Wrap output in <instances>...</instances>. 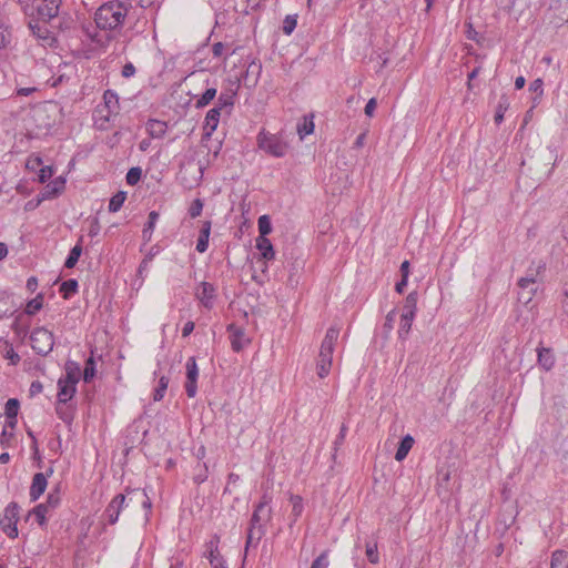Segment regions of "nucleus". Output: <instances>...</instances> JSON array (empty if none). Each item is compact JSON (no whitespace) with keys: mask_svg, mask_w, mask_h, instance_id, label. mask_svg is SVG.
I'll return each instance as SVG.
<instances>
[{"mask_svg":"<svg viewBox=\"0 0 568 568\" xmlns=\"http://www.w3.org/2000/svg\"><path fill=\"white\" fill-rule=\"evenodd\" d=\"M257 148L273 158H284L290 149L282 133H271L262 129L256 136Z\"/></svg>","mask_w":568,"mask_h":568,"instance_id":"7ed1b4c3","label":"nucleus"},{"mask_svg":"<svg viewBox=\"0 0 568 568\" xmlns=\"http://www.w3.org/2000/svg\"><path fill=\"white\" fill-rule=\"evenodd\" d=\"M542 85H544L542 80H541V79H536V80H534V81L529 84V90H530L531 92H536V93H538V95H539V97H541V95H542V92H544V90H542Z\"/></svg>","mask_w":568,"mask_h":568,"instance_id":"e2e57ef3","label":"nucleus"},{"mask_svg":"<svg viewBox=\"0 0 568 568\" xmlns=\"http://www.w3.org/2000/svg\"><path fill=\"white\" fill-rule=\"evenodd\" d=\"M146 131L152 139H162L168 131V124L161 120L150 119L146 122Z\"/></svg>","mask_w":568,"mask_h":568,"instance_id":"6ab92c4d","label":"nucleus"},{"mask_svg":"<svg viewBox=\"0 0 568 568\" xmlns=\"http://www.w3.org/2000/svg\"><path fill=\"white\" fill-rule=\"evenodd\" d=\"M221 108H212L207 111L204 119V130L206 135H211L220 123Z\"/></svg>","mask_w":568,"mask_h":568,"instance_id":"a211bd4d","label":"nucleus"},{"mask_svg":"<svg viewBox=\"0 0 568 568\" xmlns=\"http://www.w3.org/2000/svg\"><path fill=\"white\" fill-rule=\"evenodd\" d=\"M3 357L10 361L11 365H17L20 362V356L16 353L13 346L6 342V349L3 353Z\"/></svg>","mask_w":568,"mask_h":568,"instance_id":"603ef678","label":"nucleus"},{"mask_svg":"<svg viewBox=\"0 0 568 568\" xmlns=\"http://www.w3.org/2000/svg\"><path fill=\"white\" fill-rule=\"evenodd\" d=\"M546 264L542 261L538 263L532 262L531 265L527 268L526 275L521 278H530L538 282V277L545 272Z\"/></svg>","mask_w":568,"mask_h":568,"instance_id":"2f4dec72","label":"nucleus"},{"mask_svg":"<svg viewBox=\"0 0 568 568\" xmlns=\"http://www.w3.org/2000/svg\"><path fill=\"white\" fill-rule=\"evenodd\" d=\"M256 536H257L256 530L248 527L247 535H246V542H245V551H247V549L251 546H256L258 544V542H256Z\"/></svg>","mask_w":568,"mask_h":568,"instance_id":"052dcab7","label":"nucleus"},{"mask_svg":"<svg viewBox=\"0 0 568 568\" xmlns=\"http://www.w3.org/2000/svg\"><path fill=\"white\" fill-rule=\"evenodd\" d=\"M128 0L109 1L97 10L94 14L95 24L102 30H114L123 23L128 14Z\"/></svg>","mask_w":568,"mask_h":568,"instance_id":"f257e3e1","label":"nucleus"},{"mask_svg":"<svg viewBox=\"0 0 568 568\" xmlns=\"http://www.w3.org/2000/svg\"><path fill=\"white\" fill-rule=\"evenodd\" d=\"M550 568H568V551H554L551 556Z\"/></svg>","mask_w":568,"mask_h":568,"instance_id":"7c9ffc66","label":"nucleus"},{"mask_svg":"<svg viewBox=\"0 0 568 568\" xmlns=\"http://www.w3.org/2000/svg\"><path fill=\"white\" fill-rule=\"evenodd\" d=\"M170 378L168 376H161L159 379L158 387L153 392V400L160 402L163 399L165 392L168 389Z\"/></svg>","mask_w":568,"mask_h":568,"instance_id":"a19ab883","label":"nucleus"},{"mask_svg":"<svg viewBox=\"0 0 568 568\" xmlns=\"http://www.w3.org/2000/svg\"><path fill=\"white\" fill-rule=\"evenodd\" d=\"M262 71V64L257 60H252L247 65L246 71L243 75V80L247 87H255L258 82V78Z\"/></svg>","mask_w":568,"mask_h":568,"instance_id":"dca6fc26","label":"nucleus"},{"mask_svg":"<svg viewBox=\"0 0 568 568\" xmlns=\"http://www.w3.org/2000/svg\"><path fill=\"white\" fill-rule=\"evenodd\" d=\"M126 199V192L124 191H119L116 192L111 199H110V202H109V212H112V213H115L118 212L124 201Z\"/></svg>","mask_w":568,"mask_h":568,"instance_id":"e433bc0d","label":"nucleus"},{"mask_svg":"<svg viewBox=\"0 0 568 568\" xmlns=\"http://www.w3.org/2000/svg\"><path fill=\"white\" fill-rule=\"evenodd\" d=\"M160 217L159 212L151 211L148 216V222L145 223L143 230H142V237L144 242H150L152 239V234L155 227V224Z\"/></svg>","mask_w":568,"mask_h":568,"instance_id":"393cba45","label":"nucleus"},{"mask_svg":"<svg viewBox=\"0 0 568 568\" xmlns=\"http://www.w3.org/2000/svg\"><path fill=\"white\" fill-rule=\"evenodd\" d=\"M518 301L525 305L529 304L539 288V283L530 278H519Z\"/></svg>","mask_w":568,"mask_h":568,"instance_id":"f8f14e48","label":"nucleus"},{"mask_svg":"<svg viewBox=\"0 0 568 568\" xmlns=\"http://www.w3.org/2000/svg\"><path fill=\"white\" fill-rule=\"evenodd\" d=\"M290 501L292 504V516L295 523L304 510L303 499L298 495H291Z\"/></svg>","mask_w":568,"mask_h":568,"instance_id":"58836bf2","label":"nucleus"},{"mask_svg":"<svg viewBox=\"0 0 568 568\" xmlns=\"http://www.w3.org/2000/svg\"><path fill=\"white\" fill-rule=\"evenodd\" d=\"M142 178V169L139 168V166H134V168H131L126 175H125V181L129 185H135L140 182Z\"/></svg>","mask_w":568,"mask_h":568,"instance_id":"8fccbe9b","label":"nucleus"},{"mask_svg":"<svg viewBox=\"0 0 568 568\" xmlns=\"http://www.w3.org/2000/svg\"><path fill=\"white\" fill-rule=\"evenodd\" d=\"M537 362L538 365L546 372L550 371L555 366V355L551 348L539 346L537 348Z\"/></svg>","mask_w":568,"mask_h":568,"instance_id":"2eb2a0df","label":"nucleus"},{"mask_svg":"<svg viewBox=\"0 0 568 568\" xmlns=\"http://www.w3.org/2000/svg\"><path fill=\"white\" fill-rule=\"evenodd\" d=\"M212 568H227L223 557H214V559H211L210 562Z\"/></svg>","mask_w":568,"mask_h":568,"instance_id":"774afa93","label":"nucleus"},{"mask_svg":"<svg viewBox=\"0 0 568 568\" xmlns=\"http://www.w3.org/2000/svg\"><path fill=\"white\" fill-rule=\"evenodd\" d=\"M94 375H95V362H94V358L92 356H90L85 361L84 371H83V381L85 383H89L92 381Z\"/></svg>","mask_w":568,"mask_h":568,"instance_id":"de8ad7c7","label":"nucleus"},{"mask_svg":"<svg viewBox=\"0 0 568 568\" xmlns=\"http://www.w3.org/2000/svg\"><path fill=\"white\" fill-rule=\"evenodd\" d=\"M43 293H39L34 298L30 300L24 308V313L27 315H34L37 312H39L43 307Z\"/></svg>","mask_w":568,"mask_h":568,"instance_id":"473e14b6","label":"nucleus"},{"mask_svg":"<svg viewBox=\"0 0 568 568\" xmlns=\"http://www.w3.org/2000/svg\"><path fill=\"white\" fill-rule=\"evenodd\" d=\"M413 321H414V318L409 317L407 315L400 316V325L398 328V337L400 339H406V337L412 328Z\"/></svg>","mask_w":568,"mask_h":568,"instance_id":"c03bdc74","label":"nucleus"},{"mask_svg":"<svg viewBox=\"0 0 568 568\" xmlns=\"http://www.w3.org/2000/svg\"><path fill=\"white\" fill-rule=\"evenodd\" d=\"M78 281L74 278H69L61 283L60 293L62 294L63 298L68 300L78 292Z\"/></svg>","mask_w":568,"mask_h":568,"instance_id":"c85d7f7f","label":"nucleus"},{"mask_svg":"<svg viewBox=\"0 0 568 568\" xmlns=\"http://www.w3.org/2000/svg\"><path fill=\"white\" fill-rule=\"evenodd\" d=\"M414 443H415V440H414L413 436L405 435L399 442V445H398L396 454H395V459L397 462L404 460L407 457L409 450L412 449Z\"/></svg>","mask_w":568,"mask_h":568,"instance_id":"5701e85b","label":"nucleus"},{"mask_svg":"<svg viewBox=\"0 0 568 568\" xmlns=\"http://www.w3.org/2000/svg\"><path fill=\"white\" fill-rule=\"evenodd\" d=\"M202 210H203V201L201 199H195V200H193V202L191 203V205L189 207V215L192 219H195L201 215Z\"/></svg>","mask_w":568,"mask_h":568,"instance_id":"5fc2aeb1","label":"nucleus"},{"mask_svg":"<svg viewBox=\"0 0 568 568\" xmlns=\"http://www.w3.org/2000/svg\"><path fill=\"white\" fill-rule=\"evenodd\" d=\"M509 108V101L506 95H501L495 112V122L500 124L504 120V114Z\"/></svg>","mask_w":568,"mask_h":568,"instance_id":"79ce46f5","label":"nucleus"},{"mask_svg":"<svg viewBox=\"0 0 568 568\" xmlns=\"http://www.w3.org/2000/svg\"><path fill=\"white\" fill-rule=\"evenodd\" d=\"M211 227H212V222L211 221H204L203 222L202 227L200 230V235H199V239H197V242H196V251L199 253L206 252V250L209 247V240H210V234H211Z\"/></svg>","mask_w":568,"mask_h":568,"instance_id":"aec40b11","label":"nucleus"},{"mask_svg":"<svg viewBox=\"0 0 568 568\" xmlns=\"http://www.w3.org/2000/svg\"><path fill=\"white\" fill-rule=\"evenodd\" d=\"M20 403L17 398H10L6 403L4 413L7 418L14 419L18 416Z\"/></svg>","mask_w":568,"mask_h":568,"instance_id":"49530a36","label":"nucleus"},{"mask_svg":"<svg viewBox=\"0 0 568 568\" xmlns=\"http://www.w3.org/2000/svg\"><path fill=\"white\" fill-rule=\"evenodd\" d=\"M186 381H185V393L187 397L193 398L197 393V377L199 368L194 356L190 357L185 364Z\"/></svg>","mask_w":568,"mask_h":568,"instance_id":"1a4fd4ad","label":"nucleus"},{"mask_svg":"<svg viewBox=\"0 0 568 568\" xmlns=\"http://www.w3.org/2000/svg\"><path fill=\"white\" fill-rule=\"evenodd\" d=\"M53 469L49 468L47 474L37 473L33 475L32 483L30 486L29 496L31 501L38 500L47 489L48 480L47 477L52 475Z\"/></svg>","mask_w":568,"mask_h":568,"instance_id":"9b49d317","label":"nucleus"},{"mask_svg":"<svg viewBox=\"0 0 568 568\" xmlns=\"http://www.w3.org/2000/svg\"><path fill=\"white\" fill-rule=\"evenodd\" d=\"M27 26L30 29L31 33L40 41L42 44L52 45L55 42V38L52 32L48 28V22L41 20L38 17H27Z\"/></svg>","mask_w":568,"mask_h":568,"instance_id":"6e6552de","label":"nucleus"},{"mask_svg":"<svg viewBox=\"0 0 568 568\" xmlns=\"http://www.w3.org/2000/svg\"><path fill=\"white\" fill-rule=\"evenodd\" d=\"M10 43V32L3 23L0 22V48H4Z\"/></svg>","mask_w":568,"mask_h":568,"instance_id":"bf43d9fd","label":"nucleus"},{"mask_svg":"<svg viewBox=\"0 0 568 568\" xmlns=\"http://www.w3.org/2000/svg\"><path fill=\"white\" fill-rule=\"evenodd\" d=\"M53 173H54V170L52 166H50V165L43 166L42 169H40V172L38 175L39 182H41V183L47 182L49 179L52 178Z\"/></svg>","mask_w":568,"mask_h":568,"instance_id":"13d9d810","label":"nucleus"},{"mask_svg":"<svg viewBox=\"0 0 568 568\" xmlns=\"http://www.w3.org/2000/svg\"><path fill=\"white\" fill-rule=\"evenodd\" d=\"M65 181L61 178L50 182L44 189V197H52L58 195L64 190Z\"/></svg>","mask_w":568,"mask_h":568,"instance_id":"cd10ccee","label":"nucleus"},{"mask_svg":"<svg viewBox=\"0 0 568 568\" xmlns=\"http://www.w3.org/2000/svg\"><path fill=\"white\" fill-rule=\"evenodd\" d=\"M104 104L110 113H114L119 109V97L112 90H106L103 94Z\"/></svg>","mask_w":568,"mask_h":568,"instance_id":"72a5a7b5","label":"nucleus"},{"mask_svg":"<svg viewBox=\"0 0 568 568\" xmlns=\"http://www.w3.org/2000/svg\"><path fill=\"white\" fill-rule=\"evenodd\" d=\"M62 0H30L22 6L26 17H38L50 21L59 13Z\"/></svg>","mask_w":568,"mask_h":568,"instance_id":"20e7f679","label":"nucleus"},{"mask_svg":"<svg viewBox=\"0 0 568 568\" xmlns=\"http://www.w3.org/2000/svg\"><path fill=\"white\" fill-rule=\"evenodd\" d=\"M256 248L260 251L262 257L265 261H272L275 258V251L273 244L267 237H257Z\"/></svg>","mask_w":568,"mask_h":568,"instance_id":"412c9836","label":"nucleus"},{"mask_svg":"<svg viewBox=\"0 0 568 568\" xmlns=\"http://www.w3.org/2000/svg\"><path fill=\"white\" fill-rule=\"evenodd\" d=\"M48 505L39 504L28 513L27 520L30 516H34L40 526H44L47 523Z\"/></svg>","mask_w":568,"mask_h":568,"instance_id":"a878e982","label":"nucleus"},{"mask_svg":"<svg viewBox=\"0 0 568 568\" xmlns=\"http://www.w3.org/2000/svg\"><path fill=\"white\" fill-rule=\"evenodd\" d=\"M227 332L231 333V345L234 352L242 351L250 343V341L245 338L244 331L236 327L234 324L227 326Z\"/></svg>","mask_w":568,"mask_h":568,"instance_id":"4468645a","label":"nucleus"},{"mask_svg":"<svg viewBox=\"0 0 568 568\" xmlns=\"http://www.w3.org/2000/svg\"><path fill=\"white\" fill-rule=\"evenodd\" d=\"M32 349L40 356L49 355L54 346V335L45 327H36L30 334Z\"/></svg>","mask_w":568,"mask_h":568,"instance_id":"423d86ee","label":"nucleus"},{"mask_svg":"<svg viewBox=\"0 0 568 568\" xmlns=\"http://www.w3.org/2000/svg\"><path fill=\"white\" fill-rule=\"evenodd\" d=\"M339 336V328L337 326H331L325 334L324 339L321 344L318 359L316 364L317 376L325 378L332 367L334 347Z\"/></svg>","mask_w":568,"mask_h":568,"instance_id":"f03ea898","label":"nucleus"},{"mask_svg":"<svg viewBox=\"0 0 568 568\" xmlns=\"http://www.w3.org/2000/svg\"><path fill=\"white\" fill-rule=\"evenodd\" d=\"M135 71H136V69L133 65V63L128 62L123 65L121 74L123 78H131L135 74Z\"/></svg>","mask_w":568,"mask_h":568,"instance_id":"0e129e2a","label":"nucleus"},{"mask_svg":"<svg viewBox=\"0 0 568 568\" xmlns=\"http://www.w3.org/2000/svg\"><path fill=\"white\" fill-rule=\"evenodd\" d=\"M58 402L59 404H67L77 392V384H71L67 381L59 378L58 381Z\"/></svg>","mask_w":568,"mask_h":568,"instance_id":"f3484780","label":"nucleus"},{"mask_svg":"<svg viewBox=\"0 0 568 568\" xmlns=\"http://www.w3.org/2000/svg\"><path fill=\"white\" fill-rule=\"evenodd\" d=\"M124 503L125 496L123 494H118L109 503L102 515V517L105 518L108 524L114 525L118 523L120 513L124 507Z\"/></svg>","mask_w":568,"mask_h":568,"instance_id":"9d476101","label":"nucleus"},{"mask_svg":"<svg viewBox=\"0 0 568 568\" xmlns=\"http://www.w3.org/2000/svg\"><path fill=\"white\" fill-rule=\"evenodd\" d=\"M235 95H236V91H234V90L221 92V94L217 98V103H216L215 108H221V111L224 108L232 109L235 103V101H234Z\"/></svg>","mask_w":568,"mask_h":568,"instance_id":"bb28decb","label":"nucleus"},{"mask_svg":"<svg viewBox=\"0 0 568 568\" xmlns=\"http://www.w3.org/2000/svg\"><path fill=\"white\" fill-rule=\"evenodd\" d=\"M202 468H203V469H202L199 474H196V475L194 476V478H193V479H194V483H195V484H199V485H200V484H202V483H204V481L207 479V466L204 464V465L202 466Z\"/></svg>","mask_w":568,"mask_h":568,"instance_id":"338daca9","label":"nucleus"},{"mask_svg":"<svg viewBox=\"0 0 568 568\" xmlns=\"http://www.w3.org/2000/svg\"><path fill=\"white\" fill-rule=\"evenodd\" d=\"M216 89L215 88H207L195 101L194 106L196 109H202L206 105H209L214 98L216 97Z\"/></svg>","mask_w":568,"mask_h":568,"instance_id":"c756f323","label":"nucleus"},{"mask_svg":"<svg viewBox=\"0 0 568 568\" xmlns=\"http://www.w3.org/2000/svg\"><path fill=\"white\" fill-rule=\"evenodd\" d=\"M61 501V496H60V491L59 489L57 488L55 490L49 493L48 497H47V501L44 504L48 505V509L49 508H55Z\"/></svg>","mask_w":568,"mask_h":568,"instance_id":"6e6d98bb","label":"nucleus"},{"mask_svg":"<svg viewBox=\"0 0 568 568\" xmlns=\"http://www.w3.org/2000/svg\"><path fill=\"white\" fill-rule=\"evenodd\" d=\"M366 557H367V560L371 562V564H378L379 562V555H378V549H377V542L376 541H367L366 545Z\"/></svg>","mask_w":568,"mask_h":568,"instance_id":"37998d69","label":"nucleus"},{"mask_svg":"<svg viewBox=\"0 0 568 568\" xmlns=\"http://www.w3.org/2000/svg\"><path fill=\"white\" fill-rule=\"evenodd\" d=\"M346 433H347V426L345 424H342L339 434L336 436V438L333 443L335 453L338 450L339 446L343 445L344 439L346 437Z\"/></svg>","mask_w":568,"mask_h":568,"instance_id":"4d7b16f0","label":"nucleus"},{"mask_svg":"<svg viewBox=\"0 0 568 568\" xmlns=\"http://www.w3.org/2000/svg\"><path fill=\"white\" fill-rule=\"evenodd\" d=\"M272 498L264 494L260 500V503L255 506L252 517L250 519V528L256 530V542L261 540V538L265 535V524L268 523L272 518V508L268 507Z\"/></svg>","mask_w":568,"mask_h":568,"instance_id":"39448f33","label":"nucleus"},{"mask_svg":"<svg viewBox=\"0 0 568 568\" xmlns=\"http://www.w3.org/2000/svg\"><path fill=\"white\" fill-rule=\"evenodd\" d=\"M260 235L257 237H266L272 232V223L268 215H262L257 220Z\"/></svg>","mask_w":568,"mask_h":568,"instance_id":"ea45409f","label":"nucleus"},{"mask_svg":"<svg viewBox=\"0 0 568 568\" xmlns=\"http://www.w3.org/2000/svg\"><path fill=\"white\" fill-rule=\"evenodd\" d=\"M418 293L416 291L410 292L404 302L402 315H407L415 318L417 311Z\"/></svg>","mask_w":568,"mask_h":568,"instance_id":"b1692460","label":"nucleus"},{"mask_svg":"<svg viewBox=\"0 0 568 568\" xmlns=\"http://www.w3.org/2000/svg\"><path fill=\"white\" fill-rule=\"evenodd\" d=\"M57 415L61 420H63L65 424H71L73 420V409L71 406L67 404H57L55 406Z\"/></svg>","mask_w":568,"mask_h":568,"instance_id":"f704fd0d","label":"nucleus"},{"mask_svg":"<svg viewBox=\"0 0 568 568\" xmlns=\"http://www.w3.org/2000/svg\"><path fill=\"white\" fill-rule=\"evenodd\" d=\"M19 518L20 506L16 501L9 503L0 518V528L11 539H16L19 535L17 527Z\"/></svg>","mask_w":568,"mask_h":568,"instance_id":"0eeeda50","label":"nucleus"},{"mask_svg":"<svg viewBox=\"0 0 568 568\" xmlns=\"http://www.w3.org/2000/svg\"><path fill=\"white\" fill-rule=\"evenodd\" d=\"M160 253V246L158 245H153L149 253L144 256V258L142 260V262L140 263V266H139V273L141 274L144 270L148 268L150 262L153 260V257Z\"/></svg>","mask_w":568,"mask_h":568,"instance_id":"3c124183","label":"nucleus"},{"mask_svg":"<svg viewBox=\"0 0 568 568\" xmlns=\"http://www.w3.org/2000/svg\"><path fill=\"white\" fill-rule=\"evenodd\" d=\"M297 26V14H287L285 19L283 20V32L286 36L292 34V32L295 30Z\"/></svg>","mask_w":568,"mask_h":568,"instance_id":"09e8293b","label":"nucleus"},{"mask_svg":"<svg viewBox=\"0 0 568 568\" xmlns=\"http://www.w3.org/2000/svg\"><path fill=\"white\" fill-rule=\"evenodd\" d=\"M395 320H396V310L394 308V310L389 311L388 314L386 315L384 327L388 331L393 329Z\"/></svg>","mask_w":568,"mask_h":568,"instance_id":"680f3d73","label":"nucleus"},{"mask_svg":"<svg viewBox=\"0 0 568 568\" xmlns=\"http://www.w3.org/2000/svg\"><path fill=\"white\" fill-rule=\"evenodd\" d=\"M81 253H82V246L81 244H75L71 251L69 252V255L68 257L65 258V262H64V267L67 268H72L75 266V264L78 263L80 256H81Z\"/></svg>","mask_w":568,"mask_h":568,"instance_id":"4c0bfd02","label":"nucleus"},{"mask_svg":"<svg viewBox=\"0 0 568 568\" xmlns=\"http://www.w3.org/2000/svg\"><path fill=\"white\" fill-rule=\"evenodd\" d=\"M215 292L216 290L212 283L203 281L196 287L195 297L205 308L211 310L216 296Z\"/></svg>","mask_w":568,"mask_h":568,"instance_id":"ddd939ff","label":"nucleus"},{"mask_svg":"<svg viewBox=\"0 0 568 568\" xmlns=\"http://www.w3.org/2000/svg\"><path fill=\"white\" fill-rule=\"evenodd\" d=\"M328 554L329 550H324L318 557H316L313 560L311 568H327L329 565Z\"/></svg>","mask_w":568,"mask_h":568,"instance_id":"864d4df0","label":"nucleus"},{"mask_svg":"<svg viewBox=\"0 0 568 568\" xmlns=\"http://www.w3.org/2000/svg\"><path fill=\"white\" fill-rule=\"evenodd\" d=\"M219 542L220 538L217 535H214L207 542H206V555L205 557L211 562V559H214V557H221V554L219 551Z\"/></svg>","mask_w":568,"mask_h":568,"instance_id":"c9c22d12","label":"nucleus"},{"mask_svg":"<svg viewBox=\"0 0 568 568\" xmlns=\"http://www.w3.org/2000/svg\"><path fill=\"white\" fill-rule=\"evenodd\" d=\"M64 369L65 376L60 378L71 384H78L81 375L80 365L74 361H67Z\"/></svg>","mask_w":568,"mask_h":568,"instance_id":"4be33fe9","label":"nucleus"},{"mask_svg":"<svg viewBox=\"0 0 568 568\" xmlns=\"http://www.w3.org/2000/svg\"><path fill=\"white\" fill-rule=\"evenodd\" d=\"M376 105H377L376 99L375 98L369 99L364 109L365 114L369 118L373 116Z\"/></svg>","mask_w":568,"mask_h":568,"instance_id":"69168bd1","label":"nucleus"},{"mask_svg":"<svg viewBox=\"0 0 568 568\" xmlns=\"http://www.w3.org/2000/svg\"><path fill=\"white\" fill-rule=\"evenodd\" d=\"M314 126L315 125H314V122H313V116H311V118L304 116L303 123L297 125V132H298L301 139H303L304 136L313 133L314 132Z\"/></svg>","mask_w":568,"mask_h":568,"instance_id":"a18cd8bd","label":"nucleus"}]
</instances>
